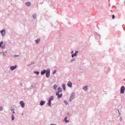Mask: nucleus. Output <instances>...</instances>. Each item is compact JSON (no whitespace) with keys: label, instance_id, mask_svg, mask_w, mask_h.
I'll return each instance as SVG.
<instances>
[{"label":"nucleus","instance_id":"7","mask_svg":"<svg viewBox=\"0 0 125 125\" xmlns=\"http://www.w3.org/2000/svg\"><path fill=\"white\" fill-rule=\"evenodd\" d=\"M16 68H17V66L15 65L13 66H11L10 67V69L11 70V71H13L14 70H15V69H16Z\"/></svg>","mask_w":125,"mask_h":125},{"label":"nucleus","instance_id":"23","mask_svg":"<svg viewBox=\"0 0 125 125\" xmlns=\"http://www.w3.org/2000/svg\"><path fill=\"white\" fill-rule=\"evenodd\" d=\"M64 103H65V104H66V105L68 104V102L66 101H64Z\"/></svg>","mask_w":125,"mask_h":125},{"label":"nucleus","instance_id":"24","mask_svg":"<svg viewBox=\"0 0 125 125\" xmlns=\"http://www.w3.org/2000/svg\"><path fill=\"white\" fill-rule=\"evenodd\" d=\"M35 74H37V75H39L40 74V72L39 71H36Z\"/></svg>","mask_w":125,"mask_h":125},{"label":"nucleus","instance_id":"1","mask_svg":"<svg viewBox=\"0 0 125 125\" xmlns=\"http://www.w3.org/2000/svg\"><path fill=\"white\" fill-rule=\"evenodd\" d=\"M62 92V88L61 87H59L58 88V91L56 93V95H57L58 98H61L62 97V93L59 94V93Z\"/></svg>","mask_w":125,"mask_h":125},{"label":"nucleus","instance_id":"4","mask_svg":"<svg viewBox=\"0 0 125 125\" xmlns=\"http://www.w3.org/2000/svg\"><path fill=\"white\" fill-rule=\"evenodd\" d=\"M0 33L2 35V36L3 37V36L5 35V30L2 29V30L0 31Z\"/></svg>","mask_w":125,"mask_h":125},{"label":"nucleus","instance_id":"26","mask_svg":"<svg viewBox=\"0 0 125 125\" xmlns=\"http://www.w3.org/2000/svg\"><path fill=\"white\" fill-rule=\"evenodd\" d=\"M0 111H2V106L0 107Z\"/></svg>","mask_w":125,"mask_h":125},{"label":"nucleus","instance_id":"8","mask_svg":"<svg viewBox=\"0 0 125 125\" xmlns=\"http://www.w3.org/2000/svg\"><path fill=\"white\" fill-rule=\"evenodd\" d=\"M44 104H45V102H44V101H41V103H40V105H41V106H42V105H44Z\"/></svg>","mask_w":125,"mask_h":125},{"label":"nucleus","instance_id":"18","mask_svg":"<svg viewBox=\"0 0 125 125\" xmlns=\"http://www.w3.org/2000/svg\"><path fill=\"white\" fill-rule=\"evenodd\" d=\"M53 88H54V89L56 90V89L57 88V85H54Z\"/></svg>","mask_w":125,"mask_h":125},{"label":"nucleus","instance_id":"3","mask_svg":"<svg viewBox=\"0 0 125 125\" xmlns=\"http://www.w3.org/2000/svg\"><path fill=\"white\" fill-rule=\"evenodd\" d=\"M125 90V86H122L121 88V93H124Z\"/></svg>","mask_w":125,"mask_h":125},{"label":"nucleus","instance_id":"14","mask_svg":"<svg viewBox=\"0 0 125 125\" xmlns=\"http://www.w3.org/2000/svg\"><path fill=\"white\" fill-rule=\"evenodd\" d=\"M26 5L27 6H30L31 5V3L29 2H27L26 3Z\"/></svg>","mask_w":125,"mask_h":125},{"label":"nucleus","instance_id":"17","mask_svg":"<svg viewBox=\"0 0 125 125\" xmlns=\"http://www.w3.org/2000/svg\"><path fill=\"white\" fill-rule=\"evenodd\" d=\"M77 53H78V52H76V53L74 54H72V57H74V56H77Z\"/></svg>","mask_w":125,"mask_h":125},{"label":"nucleus","instance_id":"11","mask_svg":"<svg viewBox=\"0 0 125 125\" xmlns=\"http://www.w3.org/2000/svg\"><path fill=\"white\" fill-rule=\"evenodd\" d=\"M74 99V96L71 95L70 97L69 101L71 102Z\"/></svg>","mask_w":125,"mask_h":125},{"label":"nucleus","instance_id":"5","mask_svg":"<svg viewBox=\"0 0 125 125\" xmlns=\"http://www.w3.org/2000/svg\"><path fill=\"white\" fill-rule=\"evenodd\" d=\"M20 104L21 105V106L22 108H24L25 107V103H24V102L21 101L20 102Z\"/></svg>","mask_w":125,"mask_h":125},{"label":"nucleus","instance_id":"12","mask_svg":"<svg viewBox=\"0 0 125 125\" xmlns=\"http://www.w3.org/2000/svg\"><path fill=\"white\" fill-rule=\"evenodd\" d=\"M54 98V97H53V96H52L49 98V101H52V100H53Z\"/></svg>","mask_w":125,"mask_h":125},{"label":"nucleus","instance_id":"10","mask_svg":"<svg viewBox=\"0 0 125 125\" xmlns=\"http://www.w3.org/2000/svg\"><path fill=\"white\" fill-rule=\"evenodd\" d=\"M41 41V39L38 38L37 40L35 41L36 43H39L40 41Z\"/></svg>","mask_w":125,"mask_h":125},{"label":"nucleus","instance_id":"13","mask_svg":"<svg viewBox=\"0 0 125 125\" xmlns=\"http://www.w3.org/2000/svg\"><path fill=\"white\" fill-rule=\"evenodd\" d=\"M87 86H85L83 87V89L86 91V90H87Z\"/></svg>","mask_w":125,"mask_h":125},{"label":"nucleus","instance_id":"6","mask_svg":"<svg viewBox=\"0 0 125 125\" xmlns=\"http://www.w3.org/2000/svg\"><path fill=\"white\" fill-rule=\"evenodd\" d=\"M67 85L68 86H69V87H72L73 86H72V82H68L67 83Z\"/></svg>","mask_w":125,"mask_h":125},{"label":"nucleus","instance_id":"2","mask_svg":"<svg viewBox=\"0 0 125 125\" xmlns=\"http://www.w3.org/2000/svg\"><path fill=\"white\" fill-rule=\"evenodd\" d=\"M50 76V69H47L46 73V78H49Z\"/></svg>","mask_w":125,"mask_h":125},{"label":"nucleus","instance_id":"27","mask_svg":"<svg viewBox=\"0 0 125 125\" xmlns=\"http://www.w3.org/2000/svg\"><path fill=\"white\" fill-rule=\"evenodd\" d=\"M55 73H56V70H54L53 72V74H55Z\"/></svg>","mask_w":125,"mask_h":125},{"label":"nucleus","instance_id":"22","mask_svg":"<svg viewBox=\"0 0 125 125\" xmlns=\"http://www.w3.org/2000/svg\"><path fill=\"white\" fill-rule=\"evenodd\" d=\"M12 120L13 121L14 120V115H12L11 116Z\"/></svg>","mask_w":125,"mask_h":125},{"label":"nucleus","instance_id":"19","mask_svg":"<svg viewBox=\"0 0 125 125\" xmlns=\"http://www.w3.org/2000/svg\"><path fill=\"white\" fill-rule=\"evenodd\" d=\"M62 87L64 90L66 89V87H65V84H62Z\"/></svg>","mask_w":125,"mask_h":125},{"label":"nucleus","instance_id":"9","mask_svg":"<svg viewBox=\"0 0 125 125\" xmlns=\"http://www.w3.org/2000/svg\"><path fill=\"white\" fill-rule=\"evenodd\" d=\"M45 73H46V71L45 70H43V71H42L41 72V75H44V74H45Z\"/></svg>","mask_w":125,"mask_h":125},{"label":"nucleus","instance_id":"20","mask_svg":"<svg viewBox=\"0 0 125 125\" xmlns=\"http://www.w3.org/2000/svg\"><path fill=\"white\" fill-rule=\"evenodd\" d=\"M2 43H3V42H2V41L0 42V47H2V46H1V44H2Z\"/></svg>","mask_w":125,"mask_h":125},{"label":"nucleus","instance_id":"25","mask_svg":"<svg viewBox=\"0 0 125 125\" xmlns=\"http://www.w3.org/2000/svg\"><path fill=\"white\" fill-rule=\"evenodd\" d=\"M112 18V19H115V15H113Z\"/></svg>","mask_w":125,"mask_h":125},{"label":"nucleus","instance_id":"15","mask_svg":"<svg viewBox=\"0 0 125 125\" xmlns=\"http://www.w3.org/2000/svg\"><path fill=\"white\" fill-rule=\"evenodd\" d=\"M64 122L65 123H69V121L67 120V117H65L64 118Z\"/></svg>","mask_w":125,"mask_h":125},{"label":"nucleus","instance_id":"28","mask_svg":"<svg viewBox=\"0 0 125 125\" xmlns=\"http://www.w3.org/2000/svg\"><path fill=\"white\" fill-rule=\"evenodd\" d=\"M73 53H74V51H71V54H73Z\"/></svg>","mask_w":125,"mask_h":125},{"label":"nucleus","instance_id":"16","mask_svg":"<svg viewBox=\"0 0 125 125\" xmlns=\"http://www.w3.org/2000/svg\"><path fill=\"white\" fill-rule=\"evenodd\" d=\"M48 106H51V101H48Z\"/></svg>","mask_w":125,"mask_h":125},{"label":"nucleus","instance_id":"21","mask_svg":"<svg viewBox=\"0 0 125 125\" xmlns=\"http://www.w3.org/2000/svg\"><path fill=\"white\" fill-rule=\"evenodd\" d=\"M11 111L12 112L13 114H15V112H14V109H11Z\"/></svg>","mask_w":125,"mask_h":125}]
</instances>
